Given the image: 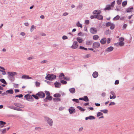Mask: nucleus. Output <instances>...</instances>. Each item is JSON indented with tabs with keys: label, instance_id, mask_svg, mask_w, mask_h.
<instances>
[{
	"label": "nucleus",
	"instance_id": "1",
	"mask_svg": "<svg viewBox=\"0 0 134 134\" xmlns=\"http://www.w3.org/2000/svg\"><path fill=\"white\" fill-rule=\"evenodd\" d=\"M47 75L45 77V79L47 80L52 81L56 79V75L52 74H46Z\"/></svg>",
	"mask_w": 134,
	"mask_h": 134
},
{
	"label": "nucleus",
	"instance_id": "2",
	"mask_svg": "<svg viewBox=\"0 0 134 134\" xmlns=\"http://www.w3.org/2000/svg\"><path fill=\"white\" fill-rule=\"evenodd\" d=\"M24 97L28 101H33L34 100L33 98L29 94H28L24 96Z\"/></svg>",
	"mask_w": 134,
	"mask_h": 134
},
{
	"label": "nucleus",
	"instance_id": "3",
	"mask_svg": "<svg viewBox=\"0 0 134 134\" xmlns=\"http://www.w3.org/2000/svg\"><path fill=\"white\" fill-rule=\"evenodd\" d=\"M45 120L50 126H51L52 125L53 122V120L51 119L48 117H45Z\"/></svg>",
	"mask_w": 134,
	"mask_h": 134
},
{
	"label": "nucleus",
	"instance_id": "4",
	"mask_svg": "<svg viewBox=\"0 0 134 134\" xmlns=\"http://www.w3.org/2000/svg\"><path fill=\"white\" fill-rule=\"evenodd\" d=\"M36 95H37L38 97L41 98H43L45 96V94L42 91L38 92L36 94Z\"/></svg>",
	"mask_w": 134,
	"mask_h": 134
},
{
	"label": "nucleus",
	"instance_id": "5",
	"mask_svg": "<svg viewBox=\"0 0 134 134\" xmlns=\"http://www.w3.org/2000/svg\"><path fill=\"white\" fill-rule=\"evenodd\" d=\"M79 46V43L76 41H74L72 45L71 46V48L73 49H76L78 48Z\"/></svg>",
	"mask_w": 134,
	"mask_h": 134
},
{
	"label": "nucleus",
	"instance_id": "6",
	"mask_svg": "<svg viewBox=\"0 0 134 134\" xmlns=\"http://www.w3.org/2000/svg\"><path fill=\"white\" fill-rule=\"evenodd\" d=\"M100 46V44L97 42H94L93 44L92 47L94 49L98 48Z\"/></svg>",
	"mask_w": 134,
	"mask_h": 134
},
{
	"label": "nucleus",
	"instance_id": "7",
	"mask_svg": "<svg viewBox=\"0 0 134 134\" xmlns=\"http://www.w3.org/2000/svg\"><path fill=\"white\" fill-rule=\"evenodd\" d=\"M90 32L92 34H96L97 31V29L94 27H91L90 29Z\"/></svg>",
	"mask_w": 134,
	"mask_h": 134
},
{
	"label": "nucleus",
	"instance_id": "8",
	"mask_svg": "<svg viewBox=\"0 0 134 134\" xmlns=\"http://www.w3.org/2000/svg\"><path fill=\"white\" fill-rule=\"evenodd\" d=\"M7 73L9 75L8 76L13 77L15 75H16L17 74V72H8Z\"/></svg>",
	"mask_w": 134,
	"mask_h": 134
},
{
	"label": "nucleus",
	"instance_id": "9",
	"mask_svg": "<svg viewBox=\"0 0 134 134\" xmlns=\"http://www.w3.org/2000/svg\"><path fill=\"white\" fill-rule=\"evenodd\" d=\"M21 78L25 79H32V77H30L28 75H23L21 77Z\"/></svg>",
	"mask_w": 134,
	"mask_h": 134
},
{
	"label": "nucleus",
	"instance_id": "10",
	"mask_svg": "<svg viewBox=\"0 0 134 134\" xmlns=\"http://www.w3.org/2000/svg\"><path fill=\"white\" fill-rule=\"evenodd\" d=\"M113 47L111 46L108 47L105 50V52H110L113 51Z\"/></svg>",
	"mask_w": 134,
	"mask_h": 134
},
{
	"label": "nucleus",
	"instance_id": "11",
	"mask_svg": "<svg viewBox=\"0 0 134 134\" xmlns=\"http://www.w3.org/2000/svg\"><path fill=\"white\" fill-rule=\"evenodd\" d=\"M69 111L70 114H72L74 113L75 112V110L73 107H71L70 108L68 109Z\"/></svg>",
	"mask_w": 134,
	"mask_h": 134
},
{
	"label": "nucleus",
	"instance_id": "12",
	"mask_svg": "<svg viewBox=\"0 0 134 134\" xmlns=\"http://www.w3.org/2000/svg\"><path fill=\"white\" fill-rule=\"evenodd\" d=\"M14 105L15 106L19 108H23L24 107L23 105H21V104L19 103H14Z\"/></svg>",
	"mask_w": 134,
	"mask_h": 134
},
{
	"label": "nucleus",
	"instance_id": "13",
	"mask_svg": "<svg viewBox=\"0 0 134 134\" xmlns=\"http://www.w3.org/2000/svg\"><path fill=\"white\" fill-rule=\"evenodd\" d=\"M54 85L55 87L57 88H60L61 85L60 83L57 81L55 82L54 83Z\"/></svg>",
	"mask_w": 134,
	"mask_h": 134
},
{
	"label": "nucleus",
	"instance_id": "14",
	"mask_svg": "<svg viewBox=\"0 0 134 134\" xmlns=\"http://www.w3.org/2000/svg\"><path fill=\"white\" fill-rule=\"evenodd\" d=\"M101 13V11L99 10H94L93 12V13L94 14H96V15H97L98 14H99Z\"/></svg>",
	"mask_w": 134,
	"mask_h": 134
},
{
	"label": "nucleus",
	"instance_id": "15",
	"mask_svg": "<svg viewBox=\"0 0 134 134\" xmlns=\"http://www.w3.org/2000/svg\"><path fill=\"white\" fill-rule=\"evenodd\" d=\"M107 42V39L105 38H102L100 41V43L102 44H105Z\"/></svg>",
	"mask_w": 134,
	"mask_h": 134
},
{
	"label": "nucleus",
	"instance_id": "16",
	"mask_svg": "<svg viewBox=\"0 0 134 134\" xmlns=\"http://www.w3.org/2000/svg\"><path fill=\"white\" fill-rule=\"evenodd\" d=\"M98 72L96 71L94 72L92 74V76L94 78H96L98 77Z\"/></svg>",
	"mask_w": 134,
	"mask_h": 134
},
{
	"label": "nucleus",
	"instance_id": "17",
	"mask_svg": "<svg viewBox=\"0 0 134 134\" xmlns=\"http://www.w3.org/2000/svg\"><path fill=\"white\" fill-rule=\"evenodd\" d=\"M97 18L98 19L101 20L103 19V17L102 15H100L99 14L97 15Z\"/></svg>",
	"mask_w": 134,
	"mask_h": 134
},
{
	"label": "nucleus",
	"instance_id": "18",
	"mask_svg": "<svg viewBox=\"0 0 134 134\" xmlns=\"http://www.w3.org/2000/svg\"><path fill=\"white\" fill-rule=\"evenodd\" d=\"M69 91L71 93L73 94L75 92V89L74 88H72L69 89Z\"/></svg>",
	"mask_w": 134,
	"mask_h": 134
},
{
	"label": "nucleus",
	"instance_id": "19",
	"mask_svg": "<svg viewBox=\"0 0 134 134\" xmlns=\"http://www.w3.org/2000/svg\"><path fill=\"white\" fill-rule=\"evenodd\" d=\"M0 81L2 83L6 85L7 84V83L6 82L5 80L4 79H0Z\"/></svg>",
	"mask_w": 134,
	"mask_h": 134
},
{
	"label": "nucleus",
	"instance_id": "20",
	"mask_svg": "<svg viewBox=\"0 0 134 134\" xmlns=\"http://www.w3.org/2000/svg\"><path fill=\"white\" fill-rule=\"evenodd\" d=\"M53 98L52 96H47L46 98V99H47L49 100H51Z\"/></svg>",
	"mask_w": 134,
	"mask_h": 134
},
{
	"label": "nucleus",
	"instance_id": "21",
	"mask_svg": "<svg viewBox=\"0 0 134 134\" xmlns=\"http://www.w3.org/2000/svg\"><path fill=\"white\" fill-rule=\"evenodd\" d=\"M133 8L132 7L131 8H127L126 10V11L127 13H129L132 11V10L133 9Z\"/></svg>",
	"mask_w": 134,
	"mask_h": 134
},
{
	"label": "nucleus",
	"instance_id": "22",
	"mask_svg": "<svg viewBox=\"0 0 134 134\" xmlns=\"http://www.w3.org/2000/svg\"><path fill=\"white\" fill-rule=\"evenodd\" d=\"M116 44H117V46L119 45L121 46H122L124 45V42H119L116 43Z\"/></svg>",
	"mask_w": 134,
	"mask_h": 134
},
{
	"label": "nucleus",
	"instance_id": "23",
	"mask_svg": "<svg viewBox=\"0 0 134 134\" xmlns=\"http://www.w3.org/2000/svg\"><path fill=\"white\" fill-rule=\"evenodd\" d=\"M53 100L54 102H59L61 101V99L59 98H53Z\"/></svg>",
	"mask_w": 134,
	"mask_h": 134
},
{
	"label": "nucleus",
	"instance_id": "24",
	"mask_svg": "<svg viewBox=\"0 0 134 134\" xmlns=\"http://www.w3.org/2000/svg\"><path fill=\"white\" fill-rule=\"evenodd\" d=\"M53 96L55 98H59V97H61V95L59 93H57L54 94V95Z\"/></svg>",
	"mask_w": 134,
	"mask_h": 134
},
{
	"label": "nucleus",
	"instance_id": "25",
	"mask_svg": "<svg viewBox=\"0 0 134 134\" xmlns=\"http://www.w3.org/2000/svg\"><path fill=\"white\" fill-rule=\"evenodd\" d=\"M116 9H115V10H116L118 11H121V6H117L116 7Z\"/></svg>",
	"mask_w": 134,
	"mask_h": 134
},
{
	"label": "nucleus",
	"instance_id": "26",
	"mask_svg": "<svg viewBox=\"0 0 134 134\" xmlns=\"http://www.w3.org/2000/svg\"><path fill=\"white\" fill-rule=\"evenodd\" d=\"M111 6L110 5H106V7L104 9L105 10H109L111 9Z\"/></svg>",
	"mask_w": 134,
	"mask_h": 134
},
{
	"label": "nucleus",
	"instance_id": "27",
	"mask_svg": "<svg viewBox=\"0 0 134 134\" xmlns=\"http://www.w3.org/2000/svg\"><path fill=\"white\" fill-rule=\"evenodd\" d=\"M8 78L10 80L12 81H14L15 80V78L13 77L8 76Z\"/></svg>",
	"mask_w": 134,
	"mask_h": 134
},
{
	"label": "nucleus",
	"instance_id": "28",
	"mask_svg": "<svg viewBox=\"0 0 134 134\" xmlns=\"http://www.w3.org/2000/svg\"><path fill=\"white\" fill-rule=\"evenodd\" d=\"M127 1H126L123 2L122 4V5L123 7H124L127 4Z\"/></svg>",
	"mask_w": 134,
	"mask_h": 134
},
{
	"label": "nucleus",
	"instance_id": "29",
	"mask_svg": "<svg viewBox=\"0 0 134 134\" xmlns=\"http://www.w3.org/2000/svg\"><path fill=\"white\" fill-rule=\"evenodd\" d=\"M84 101L86 102H88L89 100V99L87 96H85L83 97Z\"/></svg>",
	"mask_w": 134,
	"mask_h": 134
},
{
	"label": "nucleus",
	"instance_id": "30",
	"mask_svg": "<svg viewBox=\"0 0 134 134\" xmlns=\"http://www.w3.org/2000/svg\"><path fill=\"white\" fill-rule=\"evenodd\" d=\"M77 108L82 111H84L85 110V109L79 106H77Z\"/></svg>",
	"mask_w": 134,
	"mask_h": 134
},
{
	"label": "nucleus",
	"instance_id": "31",
	"mask_svg": "<svg viewBox=\"0 0 134 134\" xmlns=\"http://www.w3.org/2000/svg\"><path fill=\"white\" fill-rule=\"evenodd\" d=\"M83 5L81 4H80L77 7L76 9H81Z\"/></svg>",
	"mask_w": 134,
	"mask_h": 134
},
{
	"label": "nucleus",
	"instance_id": "32",
	"mask_svg": "<svg viewBox=\"0 0 134 134\" xmlns=\"http://www.w3.org/2000/svg\"><path fill=\"white\" fill-rule=\"evenodd\" d=\"M99 36L97 35H95L93 36V39L94 40H97L98 39Z\"/></svg>",
	"mask_w": 134,
	"mask_h": 134
},
{
	"label": "nucleus",
	"instance_id": "33",
	"mask_svg": "<svg viewBox=\"0 0 134 134\" xmlns=\"http://www.w3.org/2000/svg\"><path fill=\"white\" fill-rule=\"evenodd\" d=\"M120 18V16L119 15H117L113 18V20H117L119 19Z\"/></svg>",
	"mask_w": 134,
	"mask_h": 134
},
{
	"label": "nucleus",
	"instance_id": "34",
	"mask_svg": "<svg viewBox=\"0 0 134 134\" xmlns=\"http://www.w3.org/2000/svg\"><path fill=\"white\" fill-rule=\"evenodd\" d=\"M100 112H102L104 113H107L108 112V111L107 109L101 110H100Z\"/></svg>",
	"mask_w": 134,
	"mask_h": 134
},
{
	"label": "nucleus",
	"instance_id": "35",
	"mask_svg": "<svg viewBox=\"0 0 134 134\" xmlns=\"http://www.w3.org/2000/svg\"><path fill=\"white\" fill-rule=\"evenodd\" d=\"M115 27V25L112 23L110 25V29L111 30H112Z\"/></svg>",
	"mask_w": 134,
	"mask_h": 134
},
{
	"label": "nucleus",
	"instance_id": "36",
	"mask_svg": "<svg viewBox=\"0 0 134 134\" xmlns=\"http://www.w3.org/2000/svg\"><path fill=\"white\" fill-rule=\"evenodd\" d=\"M76 40L79 43H81L83 41L82 38H79V37H77Z\"/></svg>",
	"mask_w": 134,
	"mask_h": 134
},
{
	"label": "nucleus",
	"instance_id": "37",
	"mask_svg": "<svg viewBox=\"0 0 134 134\" xmlns=\"http://www.w3.org/2000/svg\"><path fill=\"white\" fill-rule=\"evenodd\" d=\"M92 43V41H86V44L87 45H91Z\"/></svg>",
	"mask_w": 134,
	"mask_h": 134
},
{
	"label": "nucleus",
	"instance_id": "38",
	"mask_svg": "<svg viewBox=\"0 0 134 134\" xmlns=\"http://www.w3.org/2000/svg\"><path fill=\"white\" fill-rule=\"evenodd\" d=\"M32 96L36 99H39V97L37 95H36H36L34 94H32Z\"/></svg>",
	"mask_w": 134,
	"mask_h": 134
},
{
	"label": "nucleus",
	"instance_id": "39",
	"mask_svg": "<svg viewBox=\"0 0 134 134\" xmlns=\"http://www.w3.org/2000/svg\"><path fill=\"white\" fill-rule=\"evenodd\" d=\"M89 119L90 120H92L95 119V118L93 116L90 115L88 116Z\"/></svg>",
	"mask_w": 134,
	"mask_h": 134
},
{
	"label": "nucleus",
	"instance_id": "40",
	"mask_svg": "<svg viewBox=\"0 0 134 134\" xmlns=\"http://www.w3.org/2000/svg\"><path fill=\"white\" fill-rule=\"evenodd\" d=\"M76 25L77 26L80 27L81 28L82 27V25L81 24L79 21H78L76 23Z\"/></svg>",
	"mask_w": 134,
	"mask_h": 134
},
{
	"label": "nucleus",
	"instance_id": "41",
	"mask_svg": "<svg viewBox=\"0 0 134 134\" xmlns=\"http://www.w3.org/2000/svg\"><path fill=\"white\" fill-rule=\"evenodd\" d=\"M97 15L95 14L93 15H91L90 16V18L92 19L94 18H97Z\"/></svg>",
	"mask_w": 134,
	"mask_h": 134
},
{
	"label": "nucleus",
	"instance_id": "42",
	"mask_svg": "<svg viewBox=\"0 0 134 134\" xmlns=\"http://www.w3.org/2000/svg\"><path fill=\"white\" fill-rule=\"evenodd\" d=\"M103 113L100 111V112H98L97 113V116L98 117L100 116L103 115Z\"/></svg>",
	"mask_w": 134,
	"mask_h": 134
},
{
	"label": "nucleus",
	"instance_id": "43",
	"mask_svg": "<svg viewBox=\"0 0 134 134\" xmlns=\"http://www.w3.org/2000/svg\"><path fill=\"white\" fill-rule=\"evenodd\" d=\"M112 23L110 22H108L106 23L105 26L106 27H109L110 26Z\"/></svg>",
	"mask_w": 134,
	"mask_h": 134
},
{
	"label": "nucleus",
	"instance_id": "44",
	"mask_svg": "<svg viewBox=\"0 0 134 134\" xmlns=\"http://www.w3.org/2000/svg\"><path fill=\"white\" fill-rule=\"evenodd\" d=\"M8 93L10 94H13L14 92L13 90L12 89L8 90Z\"/></svg>",
	"mask_w": 134,
	"mask_h": 134
},
{
	"label": "nucleus",
	"instance_id": "45",
	"mask_svg": "<svg viewBox=\"0 0 134 134\" xmlns=\"http://www.w3.org/2000/svg\"><path fill=\"white\" fill-rule=\"evenodd\" d=\"M60 82L61 83H62V84H66L67 83V82L66 81H65L63 80H61L60 81Z\"/></svg>",
	"mask_w": 134,
	"mask_h": 134
},
{
	"label": "nucleus",
	"instance_id": "46",
	"mask_svg": "<svg viewBox=\"0 0 134 134\" xmlns=\"http://www.w3.org/2000/svg\"><path fill=\"white\" fill-rule=\"evenodd\" d=\"M6 122L3 121H0V126L1 125H4L6 124Z\"/></svg>",
	"mask_w": 134,
	"mask_h": 134
},
{
	"label": "nucleus",
	"instance_id": "47",
	"mask_svg": "<svg viewBox=\"0 0 134 134\" xmlns=\"http://www.w3.org/2000/svg\"><path fill=\"white\" fill-rule=\"evenodd\" d=\"M72 100L73 101L77 103H79V100L78 99L74 98L72 99Z\"/></svg>",
	"mask_w": 134,
	"mask_h": 134
},
{
	"label": "nucleus",
	"instance_id": "48",
	"mask_svg": "<svg viewBox=\"0 0 134 134\" xmlns=\"http://www.w3.org/2000/svg\"><path fill=\"white\" fill-rule=\"evenodd\" d=\"M124 40V38L123 37H121L119 39V41L120 42H123Z\"/></svg>",
	"mask_w": 134,
	"mask_h": 134
},
{
	"label": "nucleus",
	"instance_id": "49",
	"mask_svg": "<svg viewBox=\"0 0 134 134\" xmlns=\"http://www.w3.org/2000/svg\"><path fill=\"white\" fill-rule=\"evenodd\" d=\"M115 4V1H114L113 2L111 3V5H110V6L111 7H113L114 5Z\"/></svg>",
	"mask_w": 134,
	"mask_h": 134
},
{
	"label": "nucleus",
	"instance_id": "50",
	"mask_svg": "<svg viewBox=\"0 0 134 134\" xmlns=\"http://www.w3.org/2000/svg\"><path fill=\"white\" fill-rule=\"evenodd\" d=\"M35 85L36 87H39L40 85V83L36 81L35 82Z\"/></svg>",
	"mask_w": 134,
	"mask_h": 134
},
{
	"label": "nucleus",
	"instance_id": "51",
	"mask_svg": "<svg viewBox=\"0 0 134 134\" xmlns=\"http://www.w3.org/2000/svg\"><path fill=\"white\" fill-rule=\"evenodd\" d=\"M0 71L2 72V74L3 75H5L6 74V73L4 70H2L0 69Z\"/></svg>",
	"mask_w": 134,
	"mask_h": 134
},
{
	"label": "nucleus",
	"instance_id": "52",
	"mask_svg": "<svg viewBox=\"0 0 134 134\" xmlns=\"http://www.w3.org/2000/svg\"><path fill=\"white\" fill-rule=\"evenodd\" d=\"M44 92L46 94V95L47 96H49L50 95V94L49 91H44Z\"/></svg>",
	"mask_w": 134,
	"mask_h": 134
},
{
	"label": "nucleus",
	"instance_id": "53",
	"mask_svg": "<svg viewBox=\"0 0 134 134\" xmlns=\"http://www.w3.org/2000/svg\"><path fill=\"white\" fill-rule=\"evenodd\" d=\"M78 36H83L84 35V34H82L81 32H80L78 33L77 34Z\"/></svg>",
	"mask_w": 134,
	"mask_h": 134
},
{
	"label": "nucleus",
	"instance_id": "54",
	"mask_svg": "<svg viewBox=\"0 0 134 134\" xmlns=\"http://www.w3.org/2000/svg\"><path fill=\"white\" fill-rule=\"evenodd\" d=\"M122 2V0H117V4L118 5H119L121 4Z\"/></svg>",
	"mask_w": 134,
	"mask_h": 134
},
{
	"label": "nucleus",
	"instance_id": "55",
	"mask_svg": "<svg viewBox=\"0 0 134 134\" xmlns=\"http://www.w3.org/2000/svg\"><path fill=\"white\" fill-rule=\"evenodd\" d=\"M8 108H10L11 109H13L14 110H15L16 107H13V106H8Z\"/></svg>",
	"mask_w": 134,
	"mask_h": 134
},
{
	"label": "nucleus",
	"instance_id": "56",
	"mask_svg": "<svg viewBox=\"0 0 134 134\" xmlns=\"http://www.w3.org/2000/svg\"><path fill=\"white\" fill-rule=\"evenodd\" d=\"M110 31L109 30H108L105 31V33L106 35H108L109 34Z\"/></svg>",
	"mask_w": 134,
	"mask_h": 134
},
{
	"label": "nucleus",
	"instance_id": "57",
	"mask_svg": "<svg viewBox=\"0 0 134 134\" xmlns=\"http://www.w3.org/2000/svg\"><path fill=\"white\" fill-rule=\"evenodd\" d=\"M34 25H32L31 27L30 31L31 32H32L34 30Z\"/></svg>",
	"mask_w": 134,
	"mask_h": 134
},
{
	"label": "nucleus",
	"instance_id": "58",
	"mask_svg": "<svg viewBox=\"0 0 134 134\" xmlns=\"http://www.w3.org/2000/svg\"><path fill=\"white\" fill-rule=\"evenodd\" d=\"M90 23L89 21L88 20H86L85 21V23L86 24H88Z\"/></svg>",
	"mask_w": 134,
	"mask_h": 134
},
{
	"label": "nucleus",
	"instance_id": "59",
	"mask_svg": "<svg viewBox=\"0 0 134 134\" xmlns=\"http://www.w3.org/2000/svg\"><path fill=\"white\" fill-rule=\"evenodd\" d=\"M7 116L9 117H14L15 115L12 114L8 115Z\"/></svg>",
	"mask_w": 134,
	"mask_h": 134
},
{
	"label": "nucleus",
	"instance_id": "60",
	"mask_svg": "<svg viewBox=\"0 0 134 134\" xmlns=\"http://www.w3.org/2000/svg\"><path fill=\"white\" fill-rule=\"evenodd\" d=\"M62 38L63 40H66L68 38V37L65 35L63 36L62 37Z\"/></svg>",
	"mask_w": 134,
	"mask_h": 134
},
{
	"label": "nucleus",
	"instance_id": "61",
	"mask_svg": "<svg viewBox=\"0 0 134 134\" xmlns=\"http://www.w3.org/2000/svg\"><path fill=\"white\" fill-rule=\"evenodd\" d=\"M119 83V81L118 80H116L114 84L115 85H118V84Z\"/></svg>",
	"mask_w": 134,
	"mask_h": 134
},
{
	"label": "nucleus",
	"instance_id": "62",
	"mask_svg": "<svg viewBox=\"0 0 134 134\" xmlns=\"http://www.w3.org/2000/svg\"><path fill=\"white\" fill-rule=\"evenodd\" d=\"M15 110H17V111H22V110L21 109L16 107Z\"/></svg>",
	"mask_w": 134,
	"mask_h": 134
},
{
	"label": "nucleus",
	"instance_id": "63",
	"mask_svg": "<svg viewBox=\"0 0 134 134\" xmlns=\"http://www.w3.org/2000/svg\"><path fill=\"white\" fill-rule=\"evenodd\" d=\"M44 81L45 82H47L48 84L49 85H51V83H52V82L51 81H48L46 80H45Z\"/></svg>",
	"mask_w": 134,
	"mask_h": 134
},
{
	"label": "nucleus",
	"instance_id": "64",
	"mask_svg": "<svg viewBox=\"0 0 134 134\" xmlns=\"http://www.w3.org/2000/svg\"><path fill=\"white\" fill-rule=\"evenodd\" d=\"M64 79L65 80H66L67 81H69L70 80V79L69 77H64Z\"/></svg>",
	"mask_w": 134,
	"mask_h": 134
}]
</instances>
